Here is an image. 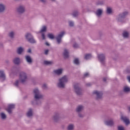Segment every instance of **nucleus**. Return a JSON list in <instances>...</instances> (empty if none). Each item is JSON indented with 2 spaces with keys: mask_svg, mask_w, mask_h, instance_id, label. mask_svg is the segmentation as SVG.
<instances>
[{
  "mask_svg": "<svg viewBox=\"0 0 130 130\" xmlns=\"http://www.w3.org/2000/svg\"><path fill=\"white\" fill-rule=\"evenodd\" d=\"M34 100L32 101L34 105H40L42 103L41 99H43L44 96L41 94L40 90L38 88H36L33 90Z\"/></svg>",
  "mask_w": 130,
  "mask_h": 130,
  "instance_id": "1",
  "label": "nucleus"
},
{
  "mask_svg": "<svg viewBox=\"0 0 130 130\" xmlns=\"http://www.w3.org/2000/svg\"><path fill=\"white\" fill-rule=\"evenodd\" d=\"M70 77L68 75H64L58 79L57 83V87L61 89H63L66 87V84L69 83Z\"/></svg>",
  "mask_w": 130,
  "mask_h": 130,
  "instance_id": "2",
  "label": "nucleus"
},
{
  "mask_svg": "<svg viewBox=\"0 0 130 130\" xmlns=\"http://www.w3.org/2000/svg\"><path fill=\"white\" fill-rule=\"evenodd\" d=\"M128 15V12L127 11H124L120 13L116 17V20L117 22L119 23H123L124 20V18Z\"/></svg>",
  "mask_w": 130,
  "mask_h": 130,
  "instance_id": "3",
  "label": "nucleus"
},
{
  "mask_svg": "<svg viewBox=\"0 0 130 130\" xmlns=\"http://www.w3.org/2000/svg\"><path fill=\"white\" fill-rule=\"evenodd\" d=\"M19 81L22 84L28 81V74L25 72H21L19 74Z\"/></svg>",
  "mask_w": 130,
  "mask_h": 130,
  "instance_id": "4",
  "label": "nucleus"
},
{
  "mask_svg": "<svg viewBox=\"0 0 130 130\" xmlns=\"http://www.w3.org/2000/svg\"><path fill=\"white\" fill-rule=\"evenodd\" d=\"M24 37L26 40L29 42V43H36V41L34 39V37L31 33L27 32L25 34Z\"/></svg>",
  "mask_w": 130,
  "mask_h": 130,
  "instance_id": "5",
  "label": "nucleus"
},
{
  "mask_svg": "<svg viewBox=\"0 0 130 130\" xmlns=\"http://www.w3.org/2000/svg\"><path fill=\"white\" fill-rule=\"evenodd\" d=\"M16 12L18 15H23L26 13V6L24 5H20L16 8Z\"/></svg>",
  "mask_w": 130,
  "mask_h": 130,
  "instance_id": "6",
  "label": "nucleus"
},
{
  "mask_svg": "<svg viewBox=\"0 0 130 130\" xmlns=\"http://www.w3.org/2000/svg\"><path fill=\"white\" fill-rule=\"evenodd\" d=\"M74 88L77 95H82L83 94V89L80 87L79 83H75L74 84Z\"/></svg>",
  "mask_w": 130,
  "mask_h": 130,
  "instance_id": "7",
  "label": "nucleus"
},
{
  "mask_svg": "<svg viewBox=\"0 0 130 130\" xmlns=\"http://www.w3.org/2000/svg\"><path fill=\"white\" fill-rule=\"evenodd\" d=\"M98 58L99 60V61L101 63V64H103V66H104L105 63H106V58L105 54L101 53L98 54Z\"/></svg>",
  "mask_w": 130,
  "mask_h": 130,
  "instance_id": "8",
  "label": "nucleus"
},
{
  "mask_svg": "<svg viewBox=\"0 0 130 130\" xmlns=\"http://www.w3.org/2000/svg\"><path fill=\"white\" fill-rule=\"evenodd\" d=\"M64 34H66V31H62L57 35L56 37V40L57 41V44H60V43H61V39H62Z\"/></svg>",
  "mask_w": 130,
  "mask_h": 130,
  "instance_id": "9",
  "label": "nucleus"
},
{
  "mask_svg": "<svg viewBox=\"0 0 130 130\" xmlns=\"http://www.w3.org/2000/svg\"><path fill=\"white\" fill-rule=\"evenodd\" d=\"M93 94L96 96V100H100V99H102V96H103V92L102 91L94 90L93 92Z\"/></svg>",
  "mask_w": 130,
  "mask_h": 130,
  "instance_id": "10",
  "label": "nucleus"
},
{
  "mask_svg": "<svg viewBox=\"0 0 130 130\" xmlns=\"http://www.w3.org/2000/svg\"><path fill=\"white\" fill-rule=\"evenodd\" d=\"M47 30V26L46 25H43L41 28L40 31V33L42 34V38L43 40H45V33L44 32H46Z\"/></svg>",
  "mask_w": 130,
  "mask_h": 130,
  "instance_id": "11",
  "label": "nucleus"
},
{
  "mask_svg": "<svg viewBox=\"0 0 130 130\" xmlns=\"http://www.w3.org/2000/svg\"><path fill=\"white\" fill-rule=\"evenodd\" d=\"M62 73H63V69L62 68L55 69L53 71V75L55 76H61Z\"/></svg>",
  "mask_w": 130,
  "mask_h": 130,
  "instance_id": "12",
  "label": "nucleus"
},
{
  "mask_svg": "<svg viewBox=\"0 0 130 130\" xmlns=\"http://www.w3.org/2000/svg\"><path fill=\"white\" fill-rule=\"evenodd\" d=\"M34 115V111H33V109L29 108L26 113V116L28 117V118H32Z\"/></svg>",
  "mask_w": 130,
  "mask_h": 130,
  "instance_id": "13",
  "label": "nucleus"
},
{
  "mask_svg": "<svg viewBox=\"0 0 130 130\" xmlns=\"http://www.w3.org/2000/svg\"><path fill=\"white\" fill-rule=\"evenodd\" d=\"M104 124L108 126H113L114 125V121L113 119L111 120H105L104 121Z\"/></svg>",
  "mask_w": 130,
  "mask_h": 130,
  "instance_id": "14",
  "label": "nucleus"
},
{
  "mask_svg": "<svg viewBox=\"0 0 130 130\" xmlns=\"http://www.w3.org/2000/svg\"><path fill=\"white\" fill-rule=\"evenodd\" d=\"M60 118V115L58 113H55L52 117V120H53L54 122H57L59 119Z\"/></svg>",
  "mask_w": 130,
  "mask_h": 130,
  "instance_id": "15",
  "label": "nucleus"
},
{
  "mask_svg": "<svg viewBox=\"0 0 130 130\" xmlns=\"http://www.w3.org/2000/svg\"><path fill=\"white\" fill-rule=\"evenodd\" d=\"M84 109H85V106L83 105H79L76 109V111L77 113H80V112H82Z\"/></svg>",
  "mask_w": 130,
  "mask_h": 130,
  "instance_id": "16",
  "label": "nucleus"
},
{
  "mask_svg": "<svg viewBox=\"0 0 130 130\" xmlns=\"http://www.w3.org/2000/svg\"><path fill=\"white\" fill-rule=\"evenodd\" d=\"M122 36L124 39H128L129 38L130 34L129 31L127 30H124L122 33Z\"/></svg>",
  "mask_w": 130,
  "mask_h": 130,
  "instance_id": "17",
  "label": "nucleus"
},
{
  "mask_svg": "<svg viewBox=\"0 0 130 130\" xmlns=\"http://www.w3.org/2000/svg\"><path fill=\"white\" fill-rule=\"evenodd\" d=\"M14 108H15V104H9L8 105V108L7 109V111H8V113L11 114V113H12V111L13 109H14Z\"/></svg>",
  "mask_w": 130,
  "mask_h": 130,
  "instance_id": "18",
  "label": "nucleus"
},
{
  "mask_svg": "<svg viewBox=\"0 0 130 130\" xmlns=\"http://www.w3.org/2000/svg\"><path fill=\"white\" fill-rule=\"evenodd\" d=\"M103 13V9H98L95 12V15L98 17V18H100V17L102 16Z\"/></svg>",
  "mask_w": 130,
  "mask_h": 130,
  "instance_id": "19",
  "label": "nucleus"
},
{
  "mask_svg": "<svg viewBox=\"0 0 130 130\" xmlns=\"http://www.w3.org/2000/svg\"><path fill=\"white\" fill-rule=\"evenodd\" d=\"M121 119L124 121L126 125H128V124H129V119H128L127 117L122 115L121 116Z\"/></svg>",
  "mask_w": 130,
  "mask_h": 130,
  "instance_id": "20",
  "label": "nucleus"
},
{
  "mask_svg": "<svg viewBox=\"0 0 130 130\" xmlns=\"http://www.w3.org/2000/svg\"><path fill=\"white\" fill-rule=\"evenodd\" d=\"M0 80L1 81H5L6 80V74L4 70H0Z\"/></svg>",
  "mask_w": 130,
  "mask_h": 130,
  "instance_id": "21",
  "label": "nucleus"
},
{
  "mask_svg": "<svg viewBox=\"0 0 130 130\" xmlns=\"http://www.w3.org/2000/svg\"><path fill=\"white\" fill-rule=\"evenodd\" d=\"M25 60L28 63V64H32V62H33V60H32V58L31 56L29 55L25 56Z\"/></svg>",
  "mask_w": 130,
  "mask_h": 130,
  "instance_id": "22",
  "label": "nucleus"
},
{
  "mask_svg": "<svg viewBox=\"0 0 130 130\" xmlns=\"http://www.w3.org/2000/svg\"><path fill=\"white\" fill-rule=\"evenodd\" d=\"M6 11V5L3 3H0V13H4Z\"/></svg>",
  "mask_w": 130,
  "mask_h": 130,
  "instance_id": "23",
  "label": "nucleus"
},
{
  "mask_svg": "<svg viewBox=\"0 0 130 130\" xmlns=\"http://www.w3.org/2000/svg\"><path fill=\"white\" fill-rule=\"evenodd\" d=\"M13 62L15 64H20V63L21 62V59H20V57H15L13 59Z\"/></svg>",
  "mask_w": 130,
  "mask_h": 130,
  "instance_id": "24",
  "label": "nucleus"
},
{
  "mask_svg": "<svg viewBox=\"0 0 130 130\" xmlns=\"http://www.w3.org/2000/svg\"><path fill=\"white\" fill-rule=\"evenodd\" d=\"M75 129V124L69 123L67 126V130H74Z\"/></svg>",
  "mask_w": 130,
  "mask_h": 130,
  "instance_id": "25",
  "label": "nucleus"
},
{
  "mask_svg": "<svg viewBox=\"0 0 130 130\" xmlns=\"http://www.w3.org/2000/svg\"><path fill=\"white\" fill-rule=\"evenodd\" d=\"M24 52V48L19 47L17 49V53L18 54H22V53Z\"/></svg>",
  "mask_w": 130,
  "mask_h": 130,
  "instance_id": "26",
  "label": "nucleus"
},
{
  "mask_svg": "<svg viewBox=\"0 0 130 130\" xmlns=\"http://www.w3.org/2000/svg\"><path fill=\"white\" fill-rule=\"evenodd\" d=\"M113 13V10H112V8L111 7H107V14L108 15H111Z\"/></svg>",
  "mask_w": 130,
  "mask_h": 130,
  "instance_id": "27",
  "label": "nucleus"
},
{
  "mask_svg": "<svg viewBox=\"0 0 130 130\" xmlns=\"http://www.w3.org/2000/svg\"><path fill=\"white\" fill-rule=\"evenodd\" d=\"M63 54L65 58H68L69 57V50L65 49Z\"/></svg>",
  "mask_w": 130,
  "mask_h": 130,
  "instance_id": "28",
  "label": "nucleus"
},
{
  "mask_svg": "<svg viewBox=\"0 0 130 130\" xmlns=\"http://www.w3.org/2000/svg\"><path fill=\"white\" fill-rule=\"evenodd\" d=\"M123 90L124 92L127 93V92H130V87L127 85L124 86Z\"/></svg>",
  "mask_w": 130,
  "mask_h": 130,
  "instance_id": "29",
  "label": "nucleus"
},
{
  "mask_svg": "<svg viewBox=\"0 0 130 130\" xmlns=\"http://www.w3.org/2000/svg\"><path fill=\"white\" fill-rule=\"evenodd\" d=\"M0 116L3 120H5V119H7V115H6V114L4 113H1L0 114Z\"/></svg>",
  "mask_w": 130,
  "mask_h": 130,
  "instance_id": "30",
  "label": "nucleus"
},
{
  "mask_svg": "<svg viewBox=\"0 0 130 130\" xmlns=\"http://www.w3.org/2000/svg\"><path fill=\"white\" fill-rule=\"evenodd\" d=\"M44 64H46L47 66H52V64H53V61H44Z\"/></svg>",
  "mask_w": 130,
  "mask_h": 130,
  "instance_id": "31",
  "label": "nucleus"
},
{
  "mask_svg": "<svg viewBox=\"0 0 130 130\" xmlns=\"http://www.w3.org/2000/svg\"><path fill=\"white\" fill-rule=\"evenodd\" d=\"M72 15L73 17H76L80 15V13L78 11H75L72 13Z\"/></svg>",
  "mask_w": 130,
  "mask_h": 130,
  "instance_id": "32",
  "label": "nucleus"
},
{
  "mask_svg": "<svg viewBox=\"0 0 130 130\" xmlns=\"http://www.w3.org/2000/svg\"><path fill=\"white\" fill-rule=\"evenodd\" d=\"M92 58V55L91 54H86L85 55L84 58L85 59H90Z\"/></svg>",
  "mask_w": 130,
  "mask_h": 130,
  "instance_id": "33",
  "label": "nucleus"
},
{
  "mask_svg": "<svg viewBox=\"0 0 130 130\" xmlns=\"http://www.w3.org/2000/svg\"><path fill=\"white\" fill-rule=\"evenodd\" d=\"M9 37H10V38H14V36H15V32L14 31H10L9 34H8Z\"/></svg>",
  "mask_w": 130,
  "mask_h": 130,
  "instance_id": "34",
  "label": "nucleus"
},
{
  "mask_svg": "<svg viewBox=\"0 0 130 130\" xmlns=\"http://www.w3.org/2000/svg\"><path fill=\"white\" fill-rule=\"evenodd\" d=\"M20 82L21 81H20V80H17L15 82L14 85L15 87H19Z\"/></svg>",
  "mask_w": 130,
  "mask_h": 130,
  "instance_id": "35",
  "label": "nucleus"
},
{
  "mask_svg": "<svg viewBox=\"0 0 130 130\" xmlns=\"http://www.w3.org/2000/svg\"><path fill=\"white\" fill-rule=\"evenodd\" d=\"M74 63H75V64H80V60L79 59V58H76L74 59Z\"/></svg>",
  "mask_w": 130,
  "mask_h": 130,
  "instance_id": "36",
  "label": "nucleus"
},
{
  "mask_svg": "<svg viewBox=\"0 0 130 130\" xmlns=\"http://www.w3.org/2000/svg\"><path fill=\"white\" fill-rule=\"evenodd\" d=\"M69 23V25L70 27H74V25H75V23L74 22V21H72V20H69L68 21Z\"/></svg>",
  "mask_w": 130,
  "mask_h": 130,
  "instance_id": "37",
  "label": "nucleus"
},
{
  "mask_svg": "<svg viewBox=\"0 0 130 130\" xmlns=\"http://www.w3.org/2000/svg\"><path fill=\"white\" fill-rule=\"evenodd\" d=\"M117 129L118 130H125V128H124V126L119 125L117 126Z\"/></svg>",
  "mask_w": 130,
  "mask_h": 130,
  "instance_id": "38",
  "label": "nucleus"
},
{
  "mask_svg": "<svg viewBox=\"0 0 130 130\" xmlns=\"http://www.w3.org/2000/svg\"><path fill=\"white\" fill-rule=\"evenodd\" d=\"M48 37L50 39H54V36L52 34H48Z\"/></svg>",
  "mask_w": 130,
  "mask_h": 130,
  "instance_id": "39",
  "label": "nucleus"
},
{
  "mask_svg": "<svg viewBox=\"0 0 130 130\" xmlns=\"http://www.w3.org/2000/svg\"><path fill=\"white\" fill-rule=\"evenodd\" d=\"M16 71H17V68L16 67H13L10 70V73L11 74H14Z\"/></svg>",
  "mask_w": 130,
  "mask_h": 130,
  "instance_id": "40",
  "label": "nucleus"
},
{
  "mask_svg": "<svg viewBox=\"0 0 130 130\" xmlns=\"http://www.w3.org/2000/svg\"><path fill=\"white\" fill-rule=\"evenodd\" d=\"M89 76H90V74L88 72L84 73L83 75L84 78H88V77H89Z\"/></svg>",
  "mask_w": 130,
  "mask_h": 130,
  "instance_id": "41",
  "label": "nucleus"
},
{
  "mask_svg": "<svg viewBox=\"0 0 130 130\" xmlns=\"http://www.w3.org/2000/svg\"><path fill=\"white\" fill-rule=\"evenodd\" d=\"M42 88L44 89V90H46V89H47V84H43L42 85Z\"/></svg>",
  "mask_w": 130,
  "mask_h": 130,
  "instance_id": "42",
  "label": "nucleus"
},
{
  "mask_svg": "<svg viewBox=\"0 0 130 130\" xmlns=\"http://www.w3.org/2000/svg\"><path fill=\"white\" fill-rule=\"evenodd\" d=\"M73 47L74 48H78V47H79V45L76 43H74L73 44Z\"/></svg>",
  "mask_w": 130,
  "mask_h": 130,
  "instance_id": "43",
  "label": "nucleus"
},
{
  "mask_svg": "<svg viewBox=\"0 0 130 130\" xmlns=\"http://www.w3.org/2000/svg\"><path fill=\"white\" fill-rule=\"evenodd\" d=\"M78 113V116L79 117H84V114H82V113L80 112V113Z\"/></svg>",
  "mask_w": 130,
  "mask_h": 130,
  "instance_id": "44",
  "label": "nucleus"
},
{
  "mask_svg": "<svg viewBox=\"0 0 130 130\" xmlns=\"http://www.w3.org/2000/svg\"><path fill=\"white\" fill-rule=\"evenodd\" d=\"M40 3H42V4H45L47 2V0H39Z\"/></svg>",
  "mask_w": 130,
  "mask_h": 130,
  "instance_id": "45",
  "label": "nucleus"
},
{
  "mask_svg": "<svg viewBox=\"0 0 130 130\" xmlns=\"http://www.w3.org/2000/svg\"><path fill=\"white\" fill-rule=\"evenodd\" d=\"M48 52H49V50L47 49L45 50V54H46V55H47V54H48Z\"/></svg>",
  "mask_w": 130,
  "mask_h": 130,
  "instance_id": "46",
  "label": "nucleus"
},
{
  "mask_svg": "<svg viewBox=\"0 0 130 130\" xmlns=\"http://www.w3.org/2000/svg\"><path fill=\"white\" fill-rule=\"evenodd\" d=\"M104 4V2H103V1H100L98 3V5H103Z\"/></svg>",
  "mask_w": 130,
  "mask_h": 130,
  "instance_id": "47",
  "label": "nucleus"
},
{
  "mask_svg": "<svg viewBox=\"0 0 130 130\" xmlns=\"http://www.w3.org/2000/svg\"><path fill=\"white\" fill-rule=\"evenodd\" d=\"M125 73H126L127 74H130V69H126L125 70Z\"/></svg>",
  "mask_w": 130,
  "mask_h": 130,
  "instance_id": "48",
  "label": "nucleus"
},
{
  "mask_svg": "<svg viewBox=\"0 0 130 130\" xmlns=\"http://www.w3.org/2000/svg\"><path fill=\"white\" fill-rule=\"evenodd\" d=\"M127 80L128 81L129 83H130V76L127 77Z\"/></svg>",
  "mask_w": 130,
  "mask_h": 130,
  "instance_id": "49",
  "label": "nucleus"
},
{
  "mask_svg": "<svg viewBox=\"0 0 130 130\" xmlns=\"http://www.w3.org/2000/svg\"><path fill=\"white\" fill-rule=\"evenodd\" d=\"M27 52L28 53H31V49H28V50H27Z\"/></svg>",
  "mask_w": 130,
  "mask_h": 130,
  "instance_id": "50",
  "label": "nucleus"
},
{
  "mask_svg": "<svg viewBox=\"0 0 130 130\" xmlns=\"http://www.w3.org/2000/svg\"><path fill=\"white\" fill-rule=\"evenodd\" d=\"M49 1L52 3H55V2H56V0H49Z\"/></svg>",
  "mask_w": 130,
  "mask_h": 130,
  "instance_id": "51",
  "label": "nucleus"
},
{
  "mask_svg": "<svg viewBox=\"0 0 130 130\" xmlns=\"http://www.w3.org/2000/svg\"><path fill=\"white\" fill-rule=\"evenodd\" d=\"M107 80V78H104L103 79V81L104 82H106V80Z\"/></svg>",
  "mask_w": 130,
  "mask_h": 130,
  "instance_id": "52",
  "label": "nucleus"
},
{
  "mask_svg": "<svg viewBox=\"0 0 130 130\" xmlns=\"http://www.w3.org/2000/svg\"><path fill=\"white\" fill-rule=\"evenodd\" d=\"M45 44L47 45V46H49V43H48V42H46Z\"/></svg>",
  "mask_w": 130,
  "mask_h": 130,
  "instance_id": "53",
  "label": "nucleus"
},
{
  "mask_svg": "<svg viewBox=\"0 0 130 130\" xmlns=\"http://www.w3.org/2000/svg\"><path fill=\"white\" fill-rule=\"evenodd\" d=\"M87 86H91V84L90 83H87L86 84Z\"/></svg>",
  "mask_w": 130,
  "mask_h": 130,
  "instance_id": "54",
  "label": "nucleus"
},
{
  "mask_svg": "<svg viewBox=\"0 0 130 130\" xmlns=\"http://www.w3.org/2000/svg\"><path fill=\"white\" fill-rule=\"evenodd\" d=\"M37 130H43V129H42V128H40L38 129Z\"/></svg>",
  "mask_w": 130,
  "mask_h": 130,
  "instance_id": "55",
  "label": "nucleus"
},
{
  "mask_svg": "<svg viewBox=\"0 0 130 130\" xmlns=\"http://www.w3.org/2000/svg\"><path fill=\"white\" fill-rule=\"evenodd\" d=\"M128 111H130V106L128 108Z\"/></svg>",
  "mask_w": 130,
  "mask_h": 130,
  "instance_id": "56",
  "label": "nucleus"
}]
</instances>
